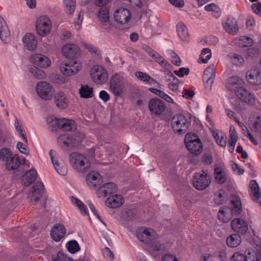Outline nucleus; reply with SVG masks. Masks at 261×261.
Instances as JSON below:
<instances>
[{
	"label": "nucleus",
	"instance_id": "1",
	"mask_svg": "<svg viewBox=\"0 0 261 261\" xmlns=\"http://www.w3.org/2000/svg\"><path fill=\"white\" fill-rule=\"evenodd\" d=\"M69 162L75 170L82 173L87 172L91 165L90 162L85 155L77 152L70 154Z\"/></svg>",
	"mask_w": 261,
	"mask_h": 261
},
{
	"label": "nucleus",
	"instance_id": "2",
	"mask_svg": "<svg viewBox=\"0 0 261 261\" xmlns=\"http://www.w3.org/2000/svg\"><path fill=\"white\" fill-rule=\"evenodd\" d=\"M190 122L182 114L174 115L171 120V126L174 132L179 135L185 134L188 130Z\"/></svg>",
	"mask_w": 261,
	"mask_h": 261
},
{
	"label": "nucleus",
	"instance_id": "3",
	"mask_svg": "<svg viewBox=\"0 0 261 261\" xmlns=\"http://www.w3.org/2000/svg\"><path fill=\"white\" fill-rule=\"evenodd\" d=\"M185 143L188 150L196 155L202 151V144L197 136L195 134H187L185 138Z\"/></svg>",
	"mask_w": 261,
	"mask_h": 261
},
{
	"label": "nucleus",
	"instance_id": "4",
	"mask_svg": "<svg viewBox=\"0 0 261 261\" xmlns=\"http://www.w3.org/2000/svg\"><path fill=\"white\" fill-rule=\"evenodd\" d=\"M91 77L92 80L97 84L105 83L108 77L107 71L101 66H94L90 70Z\"/></svg>",
	"mask_w": 261,
	"mask_h": 261
},
{
	"label": "nucleus",
	"instance_id": "5",
	"mask_svg": "<svg viewBox=\"0 0 261 261\" xmlns=\"http://www.w3.org/2000/svg\"><path fill=\"white\" fill-rule=\"evenodd\" d=\"M210 183V176L204 171H202V173H196L193 180V186L198 190L205 189Z\"/></svg>",
	"mask_w": 261,
	"mask_h": 261
},
{
	"label": "nucleus",
	"instance_id": "6",
	"mask_svg": "<svg viewBox=\"0 0 261 261\" xmlns=\"http://www.w3.org/2000/svg\"><path fill=\"white\" fill-rule=\"evenodd\" d=\"M36 90L41 98L45 100L51 99L53 88L49 83L44 81L39 82L36 85Z\"/></svg>",
	"mask_w": 261,
	"mask_h": 261
},
{
	"label": "nucleus",
	"instance_id": "7",
	"mask_svg": "<svg viewBox=\"0 0 261 261\" xmlns=\"http://www.w3.org/2000/svg\"><path fill=\"white\" fill-rule=\"evenodd\" d=\"M123 78L119 74L116 73L111 77L110 88L115 96H119L123 93Z\"/></svg>",
	"mask_w": 261,
	"mask_h": 261
},
{
	"label": "nucleus",
	"instance_id": "8",
	"mask_svg": "<svg viewBox=\"0 0 261 261\" xmlns=\"http://www.w3.org/2000/svg\"><path fill=\"white\" fill-rule=\"evenodd\" d=\"M137 237L140 241L147 244L156 240L158 235L152 229L142 227L137 230Z\"/></svg>",
	"mask_w": 261,
	"mask_h": 261
},
{
	"label": "nucleus",
	"instance_id": "9",
	"mask_svg": "<svg viewBox=\"0 0 261 261\" xmlns=\"http://www.w3.org/2000/svg\"><path fill=\"white\" fill-rule=\"evenodd\" d=\"M98 21L100 23L101 29L110 33L113 28L109 20V11L105 8H100L97 14Z\"/></svg>",
	"mask_w": 261,
	"mask_h": 261
},
{
	"label": "nucleus",
	"instance_id": "10",
	"mask_svg": "<svg viewBox=\"0 0 261 261\" xmlns=\"http://www.w3.org/2000/svg\"><path fill=\"white\" fill-rule=\"evenodd\" d=\"M52 163L56 171L60 175L65 176L67 173V169L62 159L56 152L50 150L49 152Z\"/></svg>",
	"mask_w": 261,
	"mask_h": 261
},
{
	"label": "nucleus",
	"instance_id": "11",
	"mask_svg": "<svg viewBox=\"0 0 261 261\" xmlns=\"http://www.w3.org/2000/svg\"><path fill=\"white\" fill-rule=\"evenodd\" d=\"M36 28L37 33L40 36H44L50 32V21L46 16H41L37 19Z\"/></svg>",
	"mask_w": 261,
	"mask_h": 261
},
{
	"label": "nucleus",
	"instance_id": "12",
	"mask_svg": "<svg viewBox=\"0 0 261 261\" xmlns=\"http://www.w3.org/2000/svg\"><path fill=\"white\" fill-rule=\"evenodd\" d=\"M82 69L80 63L74 62L73 63H62L60 65V70L64 75L70 76L76 73Z\"/></svg>",
	"mask_w": 261,
	"mask_h": 261
},
{
	"label": "nucleus",
	"instance_id": "13",
	"mask_svg": "<svg viewBox=\"0 0 261 261\" xmlns=\"http://www.w3.org/2000/svg\"><path fill=\"white\" fill-rule=\"evenodd\" d=\"M166 106L160 98H151L148 102V109L150 113L155 115H160L165 110Z\"/></svg>",
	"mask_w": 261,
	"mask_h": 261
},
{
	"label": "nucleus",
	"instance_id": "14",
	"mask_svg": "<svg viewBox=\"0 0 261 261\" xmlns=\"http://www.w3.org/2000/svg\"><path fill=\"white\" fill-rule=\"evenodd\" d=\"M215 68L214 64L208 66L204 71L203 80L205 83V88L211 89L215 78Z\"/></svg>",
	"mask_w": 261,
	"mask_h": 261
},
{
	"label": "nucleus",
	"instance_id": "15",
	"mask_svg": "<svg viewBox=\"0 0 261 261\" xmlns=\"http://www.w3.org/2000/svg\"><path fill=\"white\" fill-rule=\"evenodd\" d=\"M114 17L118 23L125 24L130 20L131 14L128 9L121 7L114 12Z\"/></svg>",
	"mask_w": 261,
	"mask_h": 261
},
{
	"label": "nucleus",
	"instance_id": "16",
	"mask_svg": "<svg viewBox=\"0 0 261 261\" xmlns=\"http://www.w3.org/2000/svg\"><path fill=\"white\" fill-rule=\"evenodd\" d=\"M247 82L253 85H261V71L259 68L251 69L246 73Z\"/></svg>",
	"mask_w": 261,
	"mask_h": 261
},
{
	"label": "nucleus",
	"instance_id": "17",
	"mask_svg": "<svg viewBox=\"0 0 261 261\" xmlns=\"http://www.w3.org/2000/svg\"><path fill=\"white\" fill-rule=\"evenodd\" d=\"M231 226L233 230L239 234H244L248 230L247 223L241 218H234L231 222Z\"/></svg>",
	"mask_w": 261,
	"mask_h": 261
},
{
	"label": "nucleus",
	"instance_id": "18",
	"mask_svg": "<svg viewBox=\"0 0 261 261\" xmlns=\"http://www.w3.org/2000/svg\"><path fill=\"white\" fill-rule=\"evenodd\" d=\"M116 185L112 182L106 183L100 187L96 191L98 197H105L108 194L114 193L117 191Z\"/></svg>",
	"mask_w": 261,
	"mask_h": 261
},
{
	"label": "nucleus",
	"instance_id": "19",
	"mask_svg": "<svg viewBox=\"0 0 261 261\" xmlns=\"http://www.w3.org/2000/svg\"><path fill=\"white\" fill-rule=\"evenodd\" d=\"M66 229L64 226L60 223L55 224L50 231V236L56 242L60 241L65 236Z\"/></svg>",
	"mask_w": 261,
	"mask_h": 261
},
{
	"label": "nucleus",
	"instance_id": "20",
	"mask_svg": "<svg viewBox=\"0 0 261 261\" xmlns=\"http://www.w3.org/2000/svg\"><path fill=\"white\" fill-rule=\"evenodd\" d=\"M235 94L239 99L246 103L249 105L254 103L255 100L253 96L245 88L243 87L239 88Z\"/></svg>",
	"mask_w": 261,
	"mask_h": 261
},
{
	"label": "nucleus",
	"instance_id": "21",
	"mask_svg": "<svg viewBox=\"0 0 261 261\" xmlns=\"http://www.w3.org/2000/svg\"><path fill=\"white\" fill-rule=\"evenodd\" d=\"M250 187V195L253 200L257 202H259L261 206V193L260 192L259 187L255 180H251L249 184Z\"/></svg>",
	"mask_w": 261,
	"mask_h": 261
},
{
	"label": "nucleus",
	"instance_id": "22",
	"mask_svg": "<svg viewBox=\"0 0 261 261\" xmlns=\"http://www.w3.org/2000/svg\"><path fill=\"white\" fill-rule=\"evenodd\" d=\"M31 62L42 68L47 67L50 64V60L47 57L40 54L32 55L31 58Z\"/></svg>",
	"mask_w": 261,
	"mask_h": 261
},
{
	"label": "nucleus",
	"instance_id": "23",
	"mask_svg": "<svg viewBox=\"0 0 261 261\" xmlns=\"http://www.w3.org/2000/svg\"><path fill=\"white\" fill-rule=\"evenodd\" d=\"M54 100L57 107L60 109H65L68 106V98L62 91H60L55 94Z\"/></svg>",
	"mask_w": 261,
	"mask_h": 261
},
{
	"label": "nucleus",
	"instance_id": "24",
	"mask_svg": "<svg viewBox=\"0 0 261 261\" xmlns=\"http://www.w3.org/2000/svg\"><path fill=\"white\" fill-rule=\"evenodd\" d=\"M62 53L67 58H74L79 55V48L74 44H66L62 47Z\"/></svg>",
	"mask_w": 261,
	"mask_h": 261
},
{
	"label": "nucleus",
	"instance_id": "25",
	"mask_svg": "<svg viewBox=\"0 0 261 261\" xmlns=\"http://www.w3.org/2000/svg\"><path fill=\"white\" fill-rule=\"evenodd\" d=\"M123 202V198L120 195L115 194L110 196L106 200V205L109 207L116 208L120 207Z\"/></svg>",
	"mask_w": 261,
	"mask_h": 261
},
{
	"label": "nucleus",
	"instance_id": "26",
	"mask_svg": "<svg viewBox=\"0 0 261 261\" xmlns=\"http://www.w3.org/2000/svg\"><path fill=\"white\" fill-rule=\"evenodd\" d=\"M44 186L41 182H37L32 187L31 191V200L36 202L42 196Z\"/></svg>",
	"mask_w": 261,
	"mask_h": 261
},
{
	"label": "nucleus",
	"instance_id": "27",
	"mask_svg": "<svg viewBox=\"0 0 261 261\" xmlns=\"http://www.w3.org/2000/svg\"><path fill=\"white\" fill-rule=\"evenodd\" d=\"M25 160L23 158L22 161L16 155L13 154L9 160L6 161V167L9 170H14L17 169L21 164H24Z\"/></svg>",
	"mask_w": 261,
	"mask_h": 261
},
{
	"label": "nucleus",
	"instance_id": "28",
	"mask_svg": "<svg viewBox=\"0 0 261 261\" xmlns=\"http://www.w3.org/2000/svg\"><path fill=\"white\" fill-rule=\"evenodd\" d=\"M225 30L231 35H235L239 31L237 20L231 17H228L223 24Z\"/></svg>",
	"mask_w": 261,
	"mask_h": 261
},
{
	"label": "nucleus",
	"instance_id": "29",
	"mask_svg": "<svg viewBox=\"0 0 261 261\" xmlns=\"http://www.w3.org/2000/svg\"><path fill=\"white\" fill-rule=\"evenodd\" d=\"M10 34L3 18L0 16V38L4 43L10 40Z\"/></svg>",
	"mask_w": 261,
	"mask_h": 261
},
{
	"label": "nucleus",
	"instance_id": "30",
	"mask_svg": "<svg viewBox=\"0 0 261 261\" xmlns=\"http://www.w3.org/2000/svg\"><path fill=\"white\" fill-rule=\"evenodd\" d=\"M259 244L256 245V252L251 248H248L245 250V253L247 255V261H259L258 255L261 256V243L258 241Z\"/></svg>",
	"mask_w": 261,
	"mask_h": 261
},
{
	"label": "nucleus",
	"instance_id": "31",
	"mask_svg": "<svg viewBox=\"0 0 261 261\" xmlns=\"http://www.w3.org/2000/svg\"><path fill=\"white\" fill-rule=\"evenodd\" d=\"M24 46L29 50H34L37 46V41L34 35L27 34L22 39Z\"/></svg>",
	"mask_w": 261,
	"mask_h": 261
},
{
	"label": "nucleus",
	"instance_id": "32",
	"mask_svg": "<svg viewBox=\"0 0 261 261\" xmlns=\"http://www.w3.org/2000/svg\"><path fill=\"white\" fill-rule=\"evenodd\" d=\"M58 129L64 131H71L76 128L75 122L73 120L65 118L59 119Z\"/></svg>",
	"mask_w": 261,
	"mask_h": 261
},
{
	"label": "nucleus",
	"instance_id": "33",
	"mask_svg": "<svg viewBox=\"0 0 261 261\" xmlns=\"http://www.w3.org/2000/svg\"><path fill=\"white\" fill-rule=\"evenodd\" d=\"M37 171L34 169H31L25 173L21 178L22 184L25 186H29L35 181L37 177Z\"/></svg>",
	"mask_w": 261,
	"mask_h": 261
},
{
	"label": "nucleus",
	"instance_id": "34",
	"mask_svg": "<svg viewBox=\"0 0 261 261\" xmlns=\"http://www.w3.org/2000/svg\"><path fill=\"white\" fill-rule=\"evenodd\" d=\"M231 204L232 205L231 208V213L238 215L242 212V204L241 200L239 196H233L231 197L230 199Z\"/></svg>",
	"mask_w": 261,
	"mask_h": 261
},
{
	"label": "nucleus",
	"instance_id": "35",
	"mask_svg": "<svg viewBox=\"0 0 261 261\" xmlns=\"http://www.w3.org/2000/svg\"><path fill=\"white\" fill-rule=\"evenodd\" d=\"M240 80L236 77L232 76L229 77L226 84L227 88L230 91L236 93V91L240 88L242 87L240 86Z\"/></svg>",
	"mask_w": 261,
	"mask_h": 261
},
{
	"label": "nucleus",
	"instance_id": "36",
	"mask_svg": "<svg viewBox=\"0 0 261 261\" xmlns=\"http://www.w3.org/2000/svg\"><path fill=\"white\" fill-rule=\"evenodd\" d=\"M135 76L141 82L149 85H154L157 83L156 81L145 72L137 71Z\"/></svg>",
	"mask_w": 261,
	"mask_h": 261
},
{
	"label": "nucleus",
	"instance_id": "37",
	"mask_svg": "<svg viewBox=\"0 0 261 261\" xmlns=\"http://www.w3.org/2000/svg\"><path fill=\"white\" fill-rule=\"evenodd\" d=\"M176 29L180 38L183 41H187L189 35L186 26L184 23L180 22L177 24Z\"/></svg>",
	"mask_w": 261,
	"mask_h": 261
},
{
	"label": "nucleus",
	"instance_id": "38",
	"mask_svg": "<svg viewBox=\"0 0 261 261\" xmlns=\"http://www.w3.org/2000/svg\"><path fill=\"white\" fill-rule=\"evenodd\" d=\"M153 240L149 243L146 245V249L150 253H153L156 251H160L164 249V245Z\"/></svg>",
	"mask_w": 261,
	"mask_h": 261
},
{
	"label": "nucleus",
	"instance_id": "39",
	"mask_svg": "<svg viewBox=\"0 0 261 261\" xmlns=\"http://www.w3.org/2000/svg\"><path fill=\"white\" fill-rule=\"evenodd\" d=\"M241 242V237L237 233L231 234L226 239V243L230 247H236L240 244Z\"/></svg>",
	"mask_w": 261,
	"mask_h": 261
},
{
	"label": "nucleus",
	"instance_id": "40",
	"mask_svg": "<svg viewBox=\"0 0 261 261\" xmlns=\"http://www.w3.org/2000/svg\"><path fill=\"white\" fill-rule=\"evenodd\" d=\"M93 89L87 85H81L79 93L81 97L84 98H91L93 96Z\"/></svg>",
	"mask_w": 261,
	"mask_h": 261
},
{
	"label": "nucleus",
	"instance_id": "41",
	"mask_svg": "<svg viewBox=\"0 0 261 261\" xmlns=\"http://www.w3.org/2000/svg\"><path fill=\"white\" fill-rule=\"evenodd\" d=\"M227 200V196L223 190L218 191L215 194V202L218 205L224 204Z\"/></svg>",
	"mask_w": 261,
	"mask_h": 261
},
{
	"label": "nucleus",
	"instance_id": "42",
	"mask_svg": "<svg viewBox=\"0 0 261 261\" xmlns=\"http://www.w3.org/2000/svg\"><path fill=\"white\" fill-rule=\"evenodd\" d=\"M59 143L62 147L66 148L71 145L73 143V138L69 135H63L58 138Z\"/></svg>",
	"mask_w": 261,
	"mask_h": 261
},
{
	"label": "nucleus",
	"instance_id": "43",
	"mask_svg": "<svg viewBox=\"0 0 261 261\" xmlns=\"http://www.w3.org/2000/svg\"><path fill=\"white\" fill-rule=\"evenodd\" d=\"M230 211L228 207H222L218 212V219L223 222H227L230 219L227 214Z\"/></svg>",
	"mask_w": 261,
	"mask_h": 261
},
{
	"label": "nucleus",
	"instance_id": "44",
	"mask_svg": "<svg viewBox=\"0 0 261 261\" xmlns=\"http://www.w3.org/2000/svg\"><path fill=\"white\" fill-rule=\"evenodd\" d=\"M148 90L150 91L151 92L162 98L169 103L173 102V99L168 95H167V94H166L163 91L160 90L155 88H150L148 89Z\"/></svg>",
	"mask_w": 261,
	"mask_h": 261
},
{
	"label": "nucleus",
	"instance_id": "45",
	"mask_svg": "<svg viewBox=\"0 0 261 261\" xmlns=\"http://www.w3.org/2000/svg\"><path fill=\"white\" fill-rule=\"evenodd\" d=\"M215 177L217 182L221 184H223L226 179L224 172L220 167L215 169Z\"/></svg>",
	"mask_w": 261,
	"mask_h": 261
},
{
	"label": "nucleus",
	"instance_id": "46",
	"mask_svg": "<svg viewBox=\"0 0 261 261\" xmlns=\"http://www.w3.org/2000/svg\"><path fill=\"white\" fill-rule=\"evenodd\" d=\"M66 247L68 251L72 254L77 252L80 249V247L77 242L75 240L68 241L66 245Z\"/></svg>",
	"mask_w": 261,
	"mask_h": 261
},
{
	"label": "nucleus",
	"instance_id": "47",
	"mask_svg": "<svg viewBox=\"0 0 261 261\" xmlns=\"http://www.w3.org/2000/svg\"><path fill=\"white\" fill-rule=\"evenodd\" d=\"M63 3L68 14L72 15L75 7V0H64Z\"/></svg>",
	"mask_w": 261,
	"mask_h": 261
},
{
	"label": "nucleus",
	"instance_id": "48",
	"mask_svg": "<svg viewBox=\"0 0 261 261\" xmlns=\"http://www.w3.org/2000/svg\"><path fill=\"white\" fill-rule=\"evenodd\" d=\"M30 71L33 76L38 79H44L46 77L45 72L36 67L31 68Z\"/></svg>",
	"mask_w": 261,
	"mask_h": 261
},
{
	"label": "nucleus",
	"instance_id": "49",
	"mask_svg": "<svg viewBox=\"0 0 261 261\" xmlns=\"http://www.w3.org/2000/svg\"><path fill=\"white\" fill-rule=\"evenodd\" d=\"M71 201L74 204L79 207L82 214L85 215L87 214V207L81 201L76 198L72 197Z\"/></svg>",
	"mask_w": 261,
	"mask_h": 261
},
{
	"label": "nucleus",
	"instance_id": "50",
	"mask_svg": "<svg viewBox=\"0 0 261 261\" xmlns=\"http://www.w3.org/2000/svg\"><path fill=\"white\" fill-rule=\"evenodd\" d=\"M13 154L12 151L8 148H3L0 150V160L5 161L9 160Z\"/></svg>",
	"mask_w": 261,
	"mask_h": 261
},
{
	"label": "nucleus",
	"instance_id": "51",
	"mask_svg": "<svg viewBox=\"0 0 261 261\" xmlns=\"http://www.w3.org/2000/svg\"><path fill=\"white\" fill-rule=\"evenodd\" d=\"M47 122L48 126L53 129L56 130L58 129L59 119L53 116H49L47 118Z\"/></svg>",
	"mask_w": 261,
	"mask_h": 261
},
{
	"label": "nucleus",
	"instance_id": "52",
	"mask_svg": "<svg viewBox=\"0 0 261 261\" xmlns=\"http://www.w3.org/2000/svg\"><path fill=\"white\" fill-rule=\"evenodd\" d=\"M155 62L158 63L161 66L164 67L166 70H171L172 65L161 55L158 57Z\"/></svg>",
	"mask_w": 261,
	"mask_h": 261
},
{
	"label": "nucleus",
	"instance_id": "53",
	"mask_svg": "<svg viewBox=\"0 0 261 261\" xmlns=\"http://www.w3.org/2000/svg\"><path fill=\"white\" fill-rule=\"evenodd\" d=\"M212 56L211 50L208 48H203L201 54L200 59L202 62L206 63Z\"/></svg>",
	"mask_w": 261,
	"mask_h": 261
},
{
	"label": "nucleus",
	"instance_id": "54",
	"mask_svg": "<svg viewBox=\"0 0 261 261\" xmlns=\"http://www.w3.org/2000/svg\"><path fill=\"white\" fill-rule=\"evenodd\" d=\"M52 261H72V259L63 252H59L56 256L53 257Z\"/></svg>",
	"mask_w": 261,
	"mask_h": 261
},
{
	"label": "nucleus",
	"instance_id": "55",
	"mask_svg": "<svg viewBox=\"0 0 261 261\" xmlns=\"http://www.w3.org/2000/svg\"><path fill=\"white\" fill-rule=\"evenodd\" d=\"M143 49L155 61L158 58V57L160 56L159 54L147 45L144 46Z\"/></svg>",
	"mask_w": 261,
	"mask_h": 261
},
{
	"label": "nucleus",
	"instance_id": "56",
	"mask_svg": "<svg viewBox=\"0 0 261 261\" xmlns=\"http://www.w3.org/2000/svg\"><path fill=\"white\" fill-rule=\"evenodd\" d=\"M247 255H244L243 254H241L238 252L235 253L231 258V261H247Z\"/></svg>",
	"mask_w": 261,
	"mask_h": 261
},
{
	"label": "nucleus",
	"instance_id": "57",
	"mask_svg": "<svg viewBox=\"0 0 261 261\" xmlns=\"http://www.w3.org/2000/svg\"><path fill=\"white\" fill-rule=\"evenodd\" d=\"M252 130L256 132H261V117H257L253 124Z\"/></svg>",
	"mask_w": 261,
	"mask_h": 261
},
{
	"label": "nucleus",
	"instance_id": "58",
	"mask_svg": "<svg viewBox=\"0 0 261 261\" xmlns=\"http://www.w3.org/2000/svg\"><path fill=\"white\" fill-rule=\"evenodd\" d=\"M190 70L188 68L182 67L179 68L178 70H175L174 71V73L179 77H183L185 75H188Z\"/></svg>",
	"mask_w": 261,
	"mask_h": 261
},
{
	"label": "nucleus",
	"instance_id": "59",
	"mask_svg": "<svg viewBox=\"0 0 261 261\" xmlns=\"http://www.w3.org/2000/svg\"><path fill=\"white\" fill-rule=\"evenodd\" d=\"M100 175L98 172H92L87 175L86 180L93 181L100 180Z\"/></svg>",
	"mask_w": 261,
	"mask_h": 261
},
{
	"label": "nucleus",
	"instance_id": "60",
	"mask_svg": "<svg viewBox=\"0 0 261 261\" xmlns=\"http://www.w3.org/2000/svg\"><path fill=\"white\" fill-rule=\"evenodd\" d=\"M229 140L237 141L238 140V134L234 127L230 126L229 129Z\"/></svg>",
	"mask_w": 261,
	"mask_h": 261
},
{
	"label": "nucleus",
	"instance_id": "61",
	"mask_svg": "<svg viewBox=\"0 0 261 261\" xmlns=\"http://www.w3.org/2000/svg\"><path fill=\"white\" fill-rule=\"evenodd\" d=\"M17 148L19 149V151L21 152L23 154H29V150L27 148L26 146L23 144L21 142H18L17 143Z\"/></svg>",
	"mask_w": 261,
	"mask_h": 261
},
{
	"label": "nucleus",
	"instance_id": "62",
	"mask_svg": "<svg viewBox=\"0 0 261 261\" xmlns=\"http://www.w3.org/2000/svg\"><path fill=\"white\" fill-rule=\"evenodd\" d=\"M179 81L171 82L168 85L169 88L173 92H176L178 90Z\"/></svg>",
	"mask_w": 261,
	"mask_h": 261
},
{
	"label": "nucleus",
	"instance_id": "63",
	"mask_svg": "<svg viewBox=\"0 0 261 261\" xmlns=\"http://www.w3.org/2000/svg\"><path fill=\"white\" fill-rule=\"evenodd\" d=\"M182 96L186 98H191L195 95V93L193 90H184L182 92Z\"/></svg>",
	"mask_w": 261,
	"mask_h": 261
},
{
	"label": "nucleus",
	"instance_id": "64",
	"mask_svg": "<svg viewBox=\"0 0 261 261\" xmlns=\"http://www.w3.org/2000/svg\"><path fill=\"white\" fill-rule=\"evenodd\" d=\"M99 96V98L105 102H107L110 99V96L109 94L104 90H102L100 92Z\"/></svg>",
	"mask_w": 261,
	"mask_h": 261
}]
</instances>
